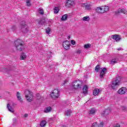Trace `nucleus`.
I'll use <instances>...</instances> for the list:
<instances>
[{
    "label": "nucleus",
    "mask_w": 127,
    "mask_h": 127,
    "mask_svg": "<svg viewBox=\"0 0 127 127\" xmlns=\"http://www.w3.org/2000/svg\"><path fill=\"white\" fill-rule=\"evenodd\" d=\"M71 43L72 45H75V44H76V42H75V41L72 40H71Z\"/></svg>",
    "instance_id": "a19ab883"
},
{
    "label": "nucleus",
    "mask_w": 127,
    "mask_h": 127,
    "mask_svg": "<svg viewBox=\"0 0 127 127\" xmlns=\"http://www.w3.org/2000/svg\"><path fill=\"white\" fill-rule=\"evenodd\" d=\"M90 46H91V45L88 44L85 45L84 47L86 49H87V48H90Z\"/></svg>",
    "instance_id": "58836bf2"
},
{
    "label": "nucleus",
    "mask_w": 127,
    "mask_h": 127,
    "mask_svg": "<svg viewBox=\"0 0 127 127\" xmlns=\"http://www.w3.org/2000/svg\"><path fill=\"white\" fill-rule=\"evenodd\" d=\"M127 93V88L122 87L118 91V94L119 95H125Z\"/></svg>",
    "instance_id": "1a4fd4ad"
},
{
    "label": "nucleus",
    "mask_w": 127,
    "mask_h": 127,
    "mask_svg": "<svg viewBox=\"0 0 127 127\" xmlns=\"http://www.w3.org/2000/svg\"><path fill=\"white\" fill-rule=\"evenodd\" d=\"M17 98L18 100L20 102V103H22V100H21V97H20V93L19 92H17Z\"/></svg>",
    "instance_id": "b1692460"
},
{
    "label": "nucleus",
    "mask_w": 127,
    "mask_h": 127,
    "mask_svg": "<svg viewBox=\"0 0 127 127\" xmlns=\"http://www.w3.org/2000/svg\"><path fill=\"white\" fill-rule=\"evenodd\" d=\"M71 113L72 112L70 110H67L65 113V116H70Z\"/></svg>",
    "instance_id": "2f4dec72"
},
{
    "label": "nucleus",
    "mask_w": 127,
    "mask_h": 127,
    "mask_svg": "<svg viewBox=\"0 0 127 127\" xmlns=\"http://www.w3.org/2000/svg\"><path fill=\"white\" fill-rule=\"evenodd\" d=\"M51 32V28H50V27H48L46 29V32L47 34H50Z\"/></svg>",
    "instance_id": "7c9ffc66"
},
{
    "label": "nucleus",
    "mask_w": 127,
    "mask_h": 127,
    "mask_svg": "<svg viewBox=\"0 0 127 127\" xmlns=\"http://www.w3.org/2000/svg\"><path fill=\"white\" fill-rule=\"evenodd\" d=\"M99 70H100V65H97L95 67V71L96 72H99Z\"/></svg>",
    "instance_id": "e433bc0d"
},
{
    "label": "nucleus",
    "mask_w": 127,
    "mask_h": 127,
    "mask_svg": "<svg viewBox=\"0 0 127 127\" xmlns=\"http://www.w3.org/2000/svg\"><path fill=\"white\" fill-rule=\"evenodd\" d=\"M68 17L67 14H64L62 16V21H65V20H66L67 18Z\"/></svg>",
    "instance_id": "a878e982"
},
{
    "label": "nucleus",
    "mask_w": 127,
    "mask_h": 127,
    "mask_svg": "<svg viewBox=\"0 0 127 127\" xmlns=\"http://www.w3.org/2000/svg\"><path fill=\"white\" fill-rule=\"evenodd\" d=\"M81 51L80 50H78L76 51V53H77L78 54H81Z\"/></svg>",
    "instance_id": "37998d69"
},
{
    "label": "nucleus",
    "mask_w": 127,
    "mask_h": 127,
    "mask_svg": "<svg viewBox=\"0 0 127 127\" xmlns=\"http://www.w3.org/2000/svg\"><path fill=\"white\" fill-rule=\"evenodd\" d=\"M20 60H25L26 59V55L24 53H22L20 56Z\"/></svg>",
    "instance_id": "f3484780"
},
{
    "label": "nucleus",
    "mask_w": 127,
    "mask_h": 127,
    "mask_svg": "<svg viewBox=\"0 0 127 127\" xmlns=\"http://www.w3.org/2000/svg\"><path fill=\"white\" fill-rule=\"evenodd\" d=\"M82 20L83 21H89L90 20V17L89 16H85L82 18Z\"/></svg>",
    "instance_id": "cd10ccee"
},
{
    "label": "nucleus",
    "mask_w": 127,
    "mask_h": 127,
    "mask_svg": "<svg viewBox=\"0 0 127 127\" xmlns=\"http://www.w3.org/2000/svg\"><path fill=\"white\" fill-rule=\"evenodd\" d=\"M102 10H103V13H105V12H107V11L109 10V6H102Z\"/></svg>",
    "instance_id": "412c9836"
},
{
    "label": "nucleus",
    "mask_w": 127,
    "mask_h": 127,
    "mask_svg": "<svg viewBox=\"0 0 127 127\" xmlns=\"http://www.w3.org/2000/svg\"><path fill=\"white\" fill-rule=\"evenodd\" d=\"M40 126L41 127H44L46 126V121H42L40 124Z\"/></svg>",
    "instance_id": "5701e85b"
},
{
    "label": "nucleus",
    "mask_w": 127,
    "mask_h": 127,
    "mask_svg": "<svg viewBox=\"0 0 127 127\" xmlns=\"http://www.w3.org/2000/svg\"><path fill=\"white\" fill-rule=\"evenodd\" d=\"M91 127H100V126L97 123H95L92 125Z\"/></svg>",
    "instance_id": "473e14b6"
},
{
    "label": "nucleus",
    "mask_w": 127,
    "mask_h": 127,
    "mask_svg": "<svg viewBox=\"0 0 127 127\" xmlns=\"http://www.w3.org/2000/svg\"><path fill=\"white\" fill-rule=\"evenodd\" d=\"M68 39H70V37H68Z\"/></svg>",
    "instance_id": "8fccbe9b"
},
{
    "label": "nucleus",
    "mask_w": 127,
    "mask_h": 127,
    "mask_svg": "<svg viewBox=\"0 0 127 127\" xmlns=\"http://www.w3.org/2000/svg\"><path fill=\"white\" fill-rule=\"evenodd\" d=\"M52 108L51 107H48L45 108L44 110L45 113H50V112H52Z\"/></svg>",
    "instance_id": "6ab92c4d"
},
{
    "label": "nucleus",
    "mask_w": 127,
    "mask_h": 127,
    "mask_svg": "<svg viewBox=\"0 0 127 127\" xmlns=\"http://www.w3.org/2000/svg\"><path fill=\"white\" fill-rule=\"evenodd\" d=\"M37 100H40L41 99V96H40V94L39 93H38L36 95Z\"/></svg>",
    "instance_id": "f704fd0d"
},
{
    "label": "nucleus",
    "mask_w": 127,
    "mask_h": 127,
    "mask_svg": "<svg viewBox=\"0 0 127 127\" xmlns=\"http://www.w3.org/2000/svg\"><path fill=\"white\" fill-rule=\"evenodd\" d=\"M26 3L27 6H30V5H31V4L30 3V0H27Z\"/></svg>",
    "instance_id": "4c0bfd02"
},
{
    "label": "nucleus",
    "mask_w": 127,
    "mask_h": 127,
    "mask_svg": "<svg viewBox=\"0 0 127 127\" xmlns=\"http://www.w3.org/2000/svg\"><path fill=\"white\" fill-rule=\"evenodd\" d=\"M113 127H121V125H120L119 124H117Z\"/></svg>",
    "instance_id": "79ce46f5"
},
{
    "label": "nucleus",
    "mask_w": 127,
    "mask_h": 127,
    "mask_svg": "<svg viewBox=\"0 0 127 127\" xmlns=\"http://www.w3.org/2000/svg\"><path fill=\"white\" fill-rule=\"evenodd\" d=\"M108 69L106 67H104L102 68V70L100 72V77L101 78H104V76H105V74H106V72H107Z\"/></svg>",
    "instance_id": "9b49d317"
},
{
    "label": "nucleus",
    "mask_w": 127,
    "mask_h": 127,
    "mask_svg": "<svg viewBox=\"0 0 127 127\" xmlns=\"http://www.w3.org/2000/svg\"><path fill=\"white\" fill-rule=\"evenodd\" d=\"M25 97L28 102H31L33 99V93L28 90L25 91Z\"/></svg>",
    "instance_id": "f03ea898"
},
{
    "label": "nucleus",
    "mask_w": 127,
    "mask_h": 127,
    "mask_svg": "<svg viewBox=\"0 0 127 127\" xmlns=\"http://www.w3.org/2000/svg\"><path fill=\"white\" fill-rule=\"evenodd\" d=\"M120 80L118 78L115 79L112 81V89H117L120 86Z\"/></svg>",
    "instance_id": "39448f33"
},
{
    "label": "nucleus",
    "mask_w": 127,
    "mask_h": 127,
    "mask_svg": "<svg viewBox=\"0 0 127 127\" xmlns=\"http://www.w3.org/2000/svg\"><path fill=\"white\" fill-rule=\"evenodd\" d=\"M88 86L84 85L82 88L83 94H88Z\"/></svg>",
    "instance_id": "dca6fc26"
},
{
    "label": "nucleus",
    "mask_w": 127,
    "mask_h": 127,
    "mask_svg": "<svg viewBox=\"0 0 127 127\" xmlns=\"http://www.w3.org/2000/svg\"><path fill=\"white\" fill-rule=\"evenodd\" d=\"M96 12L98 13H104V11L103 10V7H98L96 9Z\"/></svg>",
    "instance_id": "4468645a"
},
{
    "label": "nucleus",
    "mask_w": 127,
    "mask_h": 127,
    "mask_svg": "<svg viewBox=\"0 0 127 127\" xmlns=\"http://www.w3.org/2000/svg\"><path fill=\"white\" fill-rule=\"evenodd\" d=\"M17 124V119L14 118L13 119V124H12V126H13V127H14L16 126Z\"/></svg>",
    "instance_id": "bb28decb"
},
{
    "label": "nucleus",
    "mask_w": 127,
    "mask_h": 127,
    "mask_svg": "<svg viewBox=\"0 0 127 127\" xmlns=\"http://www.w3.org/2000/svg\"><path fill=\"white\" fill-rule=\"evenodd\" d=\"M7 108L8 111L11 113H14V110H13V109L9 105V104H7Z\"/></svg>",
    "instance_id": "4be33fe9"
},
{
    "label": "nucleus",
    "mask_w": 127,
    "mask_h": 127,
    "mask_svg": "<svg viewBox=\"0 0 127 127\" xmlns=\"http://www.w3.org/2000/svg\"><path fill=\"white\" fill-rule=\"evenodd\" d=\"M100 126H101V127H103L104 126V122H101L100 123Z\"/></svg>",
    "instance_id": "49530a36"
},
{
    "label": "nucleus",
    "mask_w": 127,
    "mask_h": 127,
    "mask_svg": "<svg viewBox=\"0 0 127 127\" xmlns=\"http://www.w3.org/2000/svg\"><path fill=\"white\" fill-rule=\"evenodd\" d=\"M38 10H39V13H40V14H41L42 15H43V14H44V11H43V9L41 8H39L38 9Z\"/></svg>",
    "instance_id": "c85d7f7f"
},
{
    "label": "nucleus",
    "mask_w": 127,
    "mask_h": 127,
    "mask_svg": "<svg viewBox=\"0 0 127 127\" xmlns=\"http://www.w3.org/2000/svg\"><path fill=\"white\" fill-rule=\"evenodd\" d=\"M95 113H96V110L94 109H91L89 111L88 114L89 115H94Z\"/></svg>",
    "instance_id": "393cba45"
},
{
    "label": "nucleus",
    "mask_w": 127,
    "mask_h": 127,
    "mask_svg": "<svg viewBox=\"0 0 127 127\" xmlns=\"http://www.w3.org/2000/svg\"><path fill=\"white\" fill-rule=\"evenodd\" d=\"M16 28V26H13L12 27V30H15V29Z\"/></svg>",
    "instance_id": "c03bdc74"
},
{
    "label": "nucleus",
    "mask_w": 127,
    "mask_h": 127,
    "mask_svg": "<svg viewBox=\"0 0 127 127\" xmlns=\"http://www.w3.org/2000/svg\"><path fill=\"white\" fill-rule=\"evenodd\" d=\"M15 47L18 51L24 50V44L21 40L18 39L14 42Z\"/></svg>",
    "instance_id": "f257e3e1"
},
{
    "label": "nucleus",
    "mask_w": 127,
    "mask_h": 127,
    "mask_svg": "<svg viewBox=\"0 0 127 127\" xmlns=\"http://www.w3.org/2000/svg\"><path fill=\"white\" fill-rule=\"evenodd\" d=\"M63 45L64 49H65V50H68V49H70V42L67 40L64 41Z\"/></svg>",
    "instance_id": "6e6552de"
},
{
    "label": "nucleus",
    "mask_w": 127,
    "mask_h": 127,
    "mask_svg": "<svg viewBox=\"0 0 127 127\" xmlns=\"http://www.w3.org/2000/svg\"><path fill=\"white\" fill-rule=\"evenodd\" d=\"M117 50H119V51L121 50V48L118 49Z\"/></svg>",
    "instance_id": "09e8293b"
},
{
    "label": "nucleus",
    "mask_w": 127,
    "mask_h": 127,
    "mask_svg": "<svg viewBox=\"0 0 127 127\" xmlns=\"http://www.w3.org/2000/svg\"><path fill=\"white\" fill-rule=\"evenodd\" d=\"M54 12V13H58V12H59V8H58V7H55Z\"/></svg>",
    "instance_id": "c756f323"
},
{
    "label": "nucleus",
    "mask_w": 127,
    "mask_h": 127,
    "mask_svg": "<svg viewBox=\"0 0 127 127\" xmlns=\"http://www.w3.org/2000/svg\"><path fill=\"white\" fill-rule=\"evenodd\" d=\"M82 6H83V7H84L86 9L88 10L91 9L92 7V5H91V4H87V3H82Z\"/></svg>",
    "instance_id": "ddd939ff"
},
{
    "label": "nucleus",
    "mask_w": 127,
    "mask_h": 127,
    "mask_svg": "<svg viewBox=\"0 0 127 127\" xmlns=\"http://www.w3.org/2000/svg\"><path fill=\"white\" fill-rule=\"evenodd\" d=\"M110 113H111V110H110V109H106L105 110V111L101 114V116L102 117H104V116H107V115H109V114H110Z\"/></svg>",
    "instance_id": "2eb2a0df"
},
{
    "label": "nucleus",
    "mask_w": 127,
    "mask_h": 127,
    "mask_svg": "<svg viewBox=\"0 0 127 127\" xmlns=\"http://www.w3.org/2000/svg\"><path fill=\"white\" fill-rule=\"evenodd\" d=\"M67 82H68L67 80H64V83H63V86H64V85H65V84H66Z\"/></svg>",
    "instance_id": "a18cd8bd"
},
{
    "label": "nucleus",
    "mask_w": 127,
    "mask_h": 127,
    "mask_svg": "<svg viewBox=\"0 0 127 127\" xmlns=\"http://www.w3.org/2000/svg\"><path fill=\"white\" fill-rule=\"evenodd\" d=\"M120 12H123L125 14H127V11L124 9L119 10L116 12V14H118V13H120Z\"/></svg>",
    "instance_id": "aec40b11"
},
{
    "label": "nucleus",
    "mask_w": 127,
    "mask_h": 127,
    "mask_svg": "<svg viewBox=\"0 0 127 127\" xmlns=\"http://www.w3.org/2000/svg\"><path fill=\"white\" fill-rule=\"evenodd\" d=\"M73 4H75L74 0H66L65 2V6H66V7H71L73 6Z\"/></svg>",
    "instance_id": "0eeeda50"
},
{
    "label": "nucleus",
    "mask_w": 127,
    "mask_h": 127,
    "mask_svg": "<svg viewBox=\"0 0 127 127\" xmlns=\"http://www.w3.org/2000/svg\"><path fill=\"white\" fill-rule=\"evenodd\" d=\"M21 31L23 33H26L28 32V29L27 28V25L25 24V21H23L21 23Z\"/></svg>",
    "instance_id": "423d86ee"
},
{
    "label": "nucleus",
    "mask_w": 127,
    "mask_h": 127,
    "mask_svg": "<svg viewBox=\"0 0 127 127\" xmlns=\"http://www.w3.org/2000/svg\"><path fill=\"white\" fill-rule=\"evenodd\" d=\"M119 60L117 59H112L110 62L111 65H115L116 63H118Z\"/></svg>",
    "instance_id": "a211bd4d"
},
{
    "label": "nucleus",
    "mask_w": 127,
    "mask_h": 127,
    "mask_svg": "<svg viewBox=\"0 0 127 127\" xmlns=\"http://www.w3.org/2000/svg\"><path fill=\"white\" fill-rule=\"evenodd\" d=\"M121 110H123V111H127V107H126L125 106H121Z\"/></svg>",
    "instance_id": "ea45409f"
},
{
    "label": "nucleus",
    "mask_w": 127,
    "mask_h": 127,
    "mask_svg": "<svg viewBox=\"0 0 127 127\" xmlns=\"http://www.w3.org/2000/svg\"><path fill=\"white\" fill-rule=\"evenodd\" d=\"M27 116H28L27 114H24V118H27Z\"/></svg>",
    "instance_id": "de8ad7c7"
},
{
    "label": "nucleus",
    "mask_w": 127,
    "mask_h": 127,
    "mask_svg": "<svg viewBox=\"0 0 127 127\" xmlns=\"http://www.w3.org/2000/svg\"><path fill=\"white\" fill-rule=\"evenodd\" d=\"M102 92V90L98 88H95L93 90V94L94 96H99V94Z\"/></svg>",
    "instance_id": "f8f14e48"
},
{
    "label": "nucleus",
    "mask_w": 127,
    "mask_h": 127,
    "mask_svg": "<svg viewBox=\"0 0 127 127\" xmlns=\"http://www.w3.org/2000/svg\"><path fill=\"white\" fill-rule=\"evenodd\" d=\"M44 23H45V20L44 19H42L40 20V21L39 22V24H44Z\"/></svg>",
    "instance_id": "c9c22d12"
},
{
    "label": "nucleus",
    "mask_w": 127,
    "mask_h": 127,
    "mask_svg": "<svg viewBox=\"0 0 127 127\" xmlns=\"http://www.w3.org/2000/svg\"><path fill=\"white\" fill-rule=\"evenodd\" d=\"M112 37L113 39H114L117 42L120 41V40L122 39V38H121V36H120V35L115 34V35H112Z\"/></svg>",
    "instance_id": "9d476101"
},
{
    "label": "nucleus",
    "mask_w": 127,
    "mask_h": 127,
    "mask_svg": "<svg viewBox=\"0 0 127 127\" xmlns=\"http://www.w3.org/2000/svg\"><path fill=\"white\" fill-rule=\"evenodd\" d=\"M52 99H57L60 96V91L58 89H54L51 94Z\"/></svg>",
    "instance_id": "20e7f679"
},
{
    "label": "nucleus",
    "mask_w": 127,
    "mask_h": 127,
    "mask_svg": "<svg viewBox=\"0 0 127 127\" xmlns=\"http://www.w3.org/2000/svg\"><path fill=\"white\" fill-rule=\"evenodd\" d=\"M72 88L74 90H78L82 88V82L79 80H75L72 82Z\"/></svg>",
    "instance_id": "7ed1b4c3"
},
{
    "label": "nucleus",
    "mask_w": 127,
    "mask_h": 127,
    "mask_svg": "<svg viewBox=\"0 0 127 127\" xmlns=\"http://www.w3.org/2000/svg\"><path fill=\"white\" fill-rule=\"evenodd\" d=\"M13 69V66H10L8 68L6 69V71L8 72V71H11Z\"/></svg>",
    "instance_id": "72a5a7b5"
}]
</instances>
